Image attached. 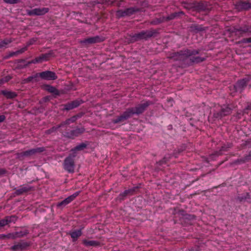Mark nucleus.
Instances as JSON below:
<instances>
[{"instance_id":"nucleus-1","label":"nucleus","mask_w":251,"mask_h":251,"mask_svg":"<svg viewBox=\"0 0 251 251\" xmlns=\"http://www.w3.org/2000/svg\"><path fill=\"white\" fill-rule=\"evenodd\" d=\"M201 51L200 49H185L171 53L168 58L174 61H179L180 62V67L185 68L193 66L195 64H198L205 61L206 58L205 57L195 56L199 54Z\"/></svg>"},{"instance_id":"nucleus-2","label":"nucleus","mask_w":251,"mask_h":251,"mask_svg":"<svg viewBox=\"0 0 251 251\" xmlns=\"http://www.w3.org/2000/svg\"><path fill=\"white\" fill-rule=\"evenodd\" d=\"M153 103L151 101H146L143 103H140L135 107L128 108L122 115L118 116L116 119H113L112 122L114 124L123 123L126 120L132 117L134 114L139 115L143 114L147 108Z\"/></svg>"},{"instance_id":"nucleus-3","label":"nucleus","mask_w":251,"mask_h":251,"mask_svg":"<svg viewBox=\"0 0 251 251\" xmlns=\"http://www.w3.org/2000/svg\"><path fill=\"white\" fill-rule=\"evenodd\" d=\"M251 80V75H246L245 77L238 79L234 84L229 86L228 88L231 92V94H235L237 92L241 94L248 86L249 82Z\"/></svg>"},{"instance_id":"nucleus-4","label":"nucleus","mask_w":251,"mask_h":251,"mask_svg":"<svg viewBox=\"0 0 251 251\" xmlns=\"http://www.w3.org/2000/svg\"><path fill=\"white\" fill-rule=\"evenodd\" d=\"M141 11H142L141 8H139L136 6L130 7L125 9H118L115 12V16L118 19L129 17L137 12H140Z\"/></svg>"},{"instance_id":"nucleus-5","label":"nucleus","mask_w":251,"mask_h":251,"mask_svg":"<svg viewBox=\"0 0 251 251\" xmlns=\"http://www.w3.org/2000/svg\"><path fill=\"white\" fill-rule=\"evenodd\" d=\"M76 156V152H73L70 153L64 160L63 168L69 173L73 174L75 172V158Z\"/></svg>"},{"instance_id":"nucleus-6","label":"nucleus","mask_w":251,"mask_h":251,"mask_svg":"<svg viewBox=\"0 0 251 251\" xmlns=\"http://www.w3.org/2000/svg\"><path fill=\"white\" fill-rule=\"evenodd\" d=\"M212 7L209 2L207 1L201 0L195 1L194 12L197 13H209L211 10Z\"/></svg>"},{"instance_id":"nucleus-7","label":"nucleus","mask_w":251,"mask_h":251,"mask_svg":"<svg viewBox=\"0 0 251 251\" xmlns=\"http://www.w3.org/2000/svg\"><path fill=\"white\" fill-rule=\"evenodd\" d=\"M84 102V101L81 99H76L74 100L68 101L65 104L61 105V106L62 107L61 110L62 111H69L71 110L79 107Z\"/></svg>"},{"instance_id":"nucleus-8","label":"nucleus","mask_w":251,"mask_h":251,"mask_svg":"<svg viewBox=\"0 0 251 251\" xmlns=\"http://www.w3.org/2000/svg\"><path fill=\"white\" fill-rule=\"evenodd\" d=\"M54 52L53 50H50L48 52L41 54L40 56L36 57L28 62V64L41 63L43 61H49L51 57H54Z\"/></svg>"},{"instance_id":"nucleus-9","label":"nucleus","mask_w":251,"mask_h":251,"mask_svg":"<svg viewBox=\"0 0 251 251\" xmlns=\"http://www.w3.org/2000/svg\"><path fill=\"white\" fill-rule=\"evenodd\" d=\"M234 9L238 12L248 11L251 9L250 0H238L234 4Z\"/></svg>"},{"instance_id":"nucleus-10","label":"nucleus","mask_w":251,"mask_h":251,"mask_svg":"<svg viewBox=\"0 0 251 251\" xmlns=\"http://www.w3.org/2000/svg\"><path fill=\"white\" fill-rule=\"evenodd\" d=\"M42 89L51 93L53 98H56L57 96H59L61 94L65 93L63 90H59L55 87L47 84H44L41 85Z\"/></svg>"},{"instance_id":"nucleus-11","label":"nucleus","mask_w":251,"mask_h":251,"mask_svg":"<svg viewBox=\"0 0 251 251\" xmlns=\"http://www.w3.org/2000/svg\"><path fill=\"white\" fill-rule=\"evenodd\" d=\"M85 130V129L83 127H76L75 129L65 131L63 134V136L68 139H74L75 137H78L79 135L83 133Z\"/></svg>"},{"instance_id":"nucleus-12","label":"nucleus","mask_w":251,"mask_h":251,"mask_svg":"<svg viewBox=\"0 0 251 251\" xmlns=\"http://www.w3.org/2000/svg\"><path fill=\"white\" fill-rule=\"evenodd\" d=\"M231 32L235 33L236 35H239V36H243L244 34L251 33V25H244L239 27H233Z\"/></svg>"},{"instance_id":"nucleus-13","label":"nucleus","mask_w":251,"mask_h":251,"mask_svg":"<svg viewBox=\"0 0 251 251\" xmlns=\"http://www.w3.org/2000/svg\"><path fill=\"white\" fill-rule=\"evenodd\" d=\"M81 191H77L75 192L73 195L68 197L67 198L63 200L60 202H58L56 203V207L58 208H60L62 209L64 208L67 204L73 201L77 196H78L80 193Z\"/></svg>"},{"instance_id":"nucleus-14","label":"nucleus","mask_w":251,"mask_h":251,"mask_svg":"<svg viewBox=\"0 0 251 251\" xmlns=\"http://www.w3.org/2000/svg\"><path fill=\"white\" fill-rule=\"evenodd\" d=\"M178 214L181 216L180 218L181 222H184L185 223H189L196 219V215L188 214L186 211L182 209L178 210Z\"/></svg>"},{"instance_id":"nucleus-15","label":"nucleus","mask_w":251,"mask_h":251,"mask_svg":"<svg viewBox=\"0 0 251 251\" xmlns=\"http://www.w3.org/2000/svg\"><path fill=\"white\" fill-rule=\"evenodd\" d=\"M104 40L105 37L96 36L84 39V40L80 41V43L82 45L87 46L90 44L101 43L103 42Z\"/></svg>"},{"instance_id":"nucleus-16","label":"nucleus","mask_w":251,"mask_h":251,"mask_svg":"<svg viewBox=\"0 0 251 251\" xmlns=\"http://www.w3.org/2000/svg\"><path fill=\"white\" fill-rule=\"evenodd\" d=\"M49 8L47 7L36 8L32 10H26V13L28 15L32 16H43L49 11Z\"/></svg>"},{"instance_id":"nucleus-17","label":"nucleus","mask_w":251,"mask_h":251,"mask_svg":"<svg viewBox=\"0 0 251 251\" xmlns=\"http://www.w3.org/2000/svg\"><path fill=\"white\" fill-rule=\"evenodd\" d=\"M40 75L43 80H54L57 78V76L54 72L49 70L40 73Z\"/></svg>"},{"instance_id":"nucleus-18","label":"nucleus","mask_w":251,"mask_h":251,"mask_svg":"<svg viewBox=\"0 0 251 251\" xmlns=\"http://www.w3.org/2000/svg\"><path fill=\"white\" fill-rule=\"evenodd\" d=\"M158 30V29H151V30L141 31L142 35L143 36V39L146 41L151 37H156L159 34Z\"/></svg>"},{"instance_id":"nucleus-19","label":"nucleus","mask_w":251,"mask_h":251,"mask_svg":"<svg viewBox=\"0 0 251 251\" xmlns=\"http://www.w3.org/2000/svg\"><path fill=\"white\" fill-rule=\"evenodd\" d=\"M140 187L138 186L134 187L131 189L126 190L123 192L120 193L118 197L120 201H124L128 195L132 196Z\"/></svg>"},{"instance_id":"nucleus-20","label":"nucleus","mask_w":251,"mask_h":251,"mask_svg":"<svg viewBox=\"0 0 251 251\" xmlns=\"http://www.w3.org/2000/svg\"><path fill=\"white\" fill-rule=\"evenodd\" d=\"M30 243L28 242L21 241L11 247V249L13 251H19L25 250L30 246Z\"/></svg>"},{"instance_id":"nucleus-21","label":"nucleus","mask_w":251,"mask_h":251,"mask_svg":"<svg viewBox=\"0 0 251 251\" xmlns=\"http://www.w3.org/2000/svg\"><path fill=\"white\" fill-rule=\"evenodd\" d=\"M232 146L231 143H228L227 146L224 145L221 147L220 150L219 151H216L214 153L211 154L209 156L212 159L214 160V158L216 156L221 155L222 154V151H226L228 149L230 148Z\"/></svg>"},{"instance_id":"nucleus-22","label":"nucleus","mask_w":251,"mask_h":251,"mask_svg":"<svg viewBox=\"0 0 251 251\" xmlns=\"http://www.w3.org/2000/svg\"><path fill=\"white\" fill-rule=\"evenodd\" d=\"M234 106L232 104L224 105L221 106V111L224 117L230 115L233 110Z\"/></svg>"},{"instance_id":"nucleus-23","label":"nucleus","mask_w":251,"mask_h":251,"mask_svg":"<svg viewBox=\"0 0 251 251\" xmlns=\"http://www.w3.org/2000/svg\"><path fill=\"white\" fill-rule=\"evenodd\" d=\"M35 190L33 186H24L16 190L14 195L16 196H20L24 193H26L30 191H33Z\"/></svg>"},{"instance_id":"nucleus-24","label":"nucleus","mask_w":251,"mask_h":251,"mask_svg":"<svg viewBox=\"0 0 251 251\" xmlns=\"http://www.w3.org/2000/svg\"><path fill=\"white\" fill-rule=\"evenodd\" d=\"M0 95H3L6 99L9 100H13L18 96L17 93L15 92L7 90H0Z\"/></svg>"},{"instance_id":"nucleus-25","label":"nucleus","mask_w":251,"mask_h":251,"mask_svg":"<svg viewBox=\"0 0 251 251\" xmlns=\"http://www.w3.org/2000/svg\"><path fill=\"white\" fill-rule=\"evenodd\" d=\"M45 151L44 147H38L25 151L28 157H30L37 153H40Z\"/></svg>"},{"instance_id":"nucleus-26","label":"nucleus","mask_w":251,"mask_h":251,"mask_svg":"<svg viewBox=\"0 0 251 251\" xmlns=\"http://www.w3.org/2000/svg\"><path fill=\"white\" fill-rule=\"evenodd\" d=\"M185 13L184 12L181 11L179 12H175L171 13L170 15L167 17H165L166 22L174 20L176 18L181 17L182 16L184 15Z\"/></svg>"},{"instance_id":"nucleus-27","label":"nucleus","mask_w":251,"mask_h":251,"mask_svg":"<svg viewBox=\"0 0 251 251\" xmlns=\"http://www.w3.org/2000/svg\"><path fill=\"white\" fill-rule=\"evenodd\" d=\"M190 30L191 32L198 33L205 30V28L202 27L201 25L198 24H192L190 26Z\"/></svg>"},{"instance_id":"nucleus-28","label":"nucleus","mask_w":251,"mask_h":251,"mask_svg":"<svg viewBox=\"0 0 251 251\" xmlns=\"http://www.w3.org/2000/svg\"><path fill=\"white\" fill-rule=\"evenodd\" d=\"M17 65L16 67L17 69L21 70L27 67L30 64H28V62L25 59H18L17 60Z\"/></svg>"},{"instance_id":"nucleus-29","label":"nucleus","mask_w":251,"mask_h":251,"mask_svg":"<svg viewBox=\"0 0 251 251\" xmlns=\"http://www.w3.org/2000/svg\"><path fill=\"white\" fill-rule=\"evenodd\" d=\"M18 217L16 215H13L11 216H6L4 217L3 219L5 225H7L11 223H15L18 220Z\"/></svg>"},{"instance_id":"nucleus-30","label":"nucleus","mask_w":251,"mask_h":251,"mask_svg":"<svg viewBox=\"0 0 251 251\" xmlns=\"http://www.w3.org/2000/svg\"><path fill=\"white\" fill-rule=\"evenodd\" d=\"M166 22L165 17L162 16L160 18H155L150 21L151 25H158L161 23Z\"/></svg>"},{"instance_id":"nucleus-31","label":"nucleus","mask_w":251,"mask_h":251,"mask_svg":"<svg viewBox=\"0 0 251 251\" xmlns=\"http://www.w3.org/2000/svg\"><path fill=\"white\" fill-rule=\"evenodd\" d=\"M182 4L184 8L190 12H194L195 1L193 2L183 1Z\"/></svg>"},{"instance_id":"nucleus-32","label":"nucleus","mask_w":251,"mask_h":251,"mask_svg":"<svg viewBox=\"0 0 251 251\" xmlns=\"http://www.w3.org/2000/svg\"><path fill=\"white\" fill-rule=\"evenodd\" d=\"M187 145L185 144H183L180 146L178 148L176 149L174 151V155L175 157H177V155L185 151L186 149Z\"/></svg>"},{"instance_id":"nucleus-33","label":"nucleus","mask_w":251,"mask_h":251,"mask_svg":"<svg viewBox=\"0 0 251 251\" xmlns=\"http://www.w3.org/2000/svg\"><path fill=\"white\" fill-rule=\"evenodd\" d=\"M83 243L84 245L86 247H97L100 245V243L99 242L93 240L89 241L84 240H83Z\"/></svg>"},{"instance_id":"nucleus-34","label":"nucleus","mask_w":251,"mask_h":251,"mask_svg":"<svg viewBox=\"0 0 251 251\" xmlns=\"http://www.w3.org/2000/svg\"><path fill=\"white\" fill-rule=\"evenodd\" d=\"M87 144L85 143H82L79 145H77L74 149L71 150V151L75 152L76 151H82L86 148Z\"/></svg>"},{"instance_id":"nucleus-35","label":"nucleus","mask_w":251,"mask_h":251,"mask_svg":"<svg viewBox=\"0 0 251 251\" xmlns=\"http://www.w3.org/2000/svg\"><path fill=\"white\" fill-rule=\"evenodd\" d=\"M15 155L16 156V158L20 161H23L25 157H28L25 151L17 152Z\"/></svg>"},{"instance_id":"nucleus-36","label":"nucleus","mask_w":251,"mask_h":251,"mask_svg":"<svg viewBox=\"0 0 251 251\" xmlns=\"http://www.w3.org/2000/svg\"><path fill=\"white\" fill-rule=\"evenodd\" d=\"M138 4L141 6V7H138L139 8H141L142 11L140 12H143L145 10H144L145 8H149L150 7V4H149V2L147 0H144L143 1H139L138 2Z\"/></svg>"},{"instance_id":"nucleus-37","label":"nucleus","mask_w":251,"mask_h":251,"mask_svg":"<svg viewBox=\"0 0 251 251\" xmlns=\"http://www.w3.org/2000/svg\"><path fill=\"white\" fill-rule=\"evenodd\" d=\"M76 121L75 117V116H72V117L67 119L64 122H62L60 123L62 126H64L65 125H68L71 123H74Z\"/></svg>"},{"instance_id":"nucleus-38","label":"nucleus","mask_w":251,"mask_h":251,"mask_svg":"<svg viewBox=\"0 0 251 251\" xmlns=\"http://www.w3.org/2000/svg\"><path fill=\"white\" fill-rule=\"evenodd\" d=\"M250 160L249 158L248 157L247 155L245 156L244 157L240 159H237V160H235L234 164H243L245 163L246 162L249 161Z\"/></svg>"},{"instance_id":"nucleus-39","label":"nucleus","mask_w":251,"mask_h":251,"mask_svg":"<svg viewBox=\"0 0 251 251\" xmlns=\"http://www.w3.org/2000/svg\"><path fill=\"white\" fill-rule=\"evenodd\" d=\"M125 39L126 40L125 42L127 44H129L130 43H133L134 42H136L135 40H134V37L133 36V35L127 34V36L125 37Z\"/></svg>"},{"instance_id":"nucleus-40","label":"nucleus","mask_w":251,"mask_h":251,"mask_svg":"<svg viewBox=\"0 0 251 251\" xmlns=\"http://www.w3.org/2000/svg\"><path fill=\"white\" fill-rule=\"evenodd\" d=\"M12 76L8 75L0 79V86L4 83L8 82L10 80L12 79Z\"/></svg>"},{"instance_id":"nucleus-41","label":"nucleus","mask_w":251,"mask_h":251,"mask_svg":"<svg viewBox=\"0 0 251 251\" xmlns=\"http://www.w3.org/2000/svg\"><path fill=\"white\" fill-rule=\"evenodd\" d=\"M61 127H62V126L60 124L57 125V126H52L50 128L46 130V133L48 134H50L51 133L56 131L57 130V129H58L59 128Z\"/></svg>"},{"instance_id":"nucleus-42","label":"nucleus","mask_w":251,"mask_h":251,"mask_svg":"<svg viewBox=\"0 0 251 251\" xmlns=\"http://www.w3.org/2000/svg\"><path fill=\"white\" fill-rule=\"evenodd\" d=\"M51 98V97L50 96H45L41 99L39 103L40 104H42L44 102H48L50 100Z\"/></svg>"},{"instance_id":"nucleus-43","label":"nucleus","mask_w":251,"mask_h":251,"mask_svg":"<svg viewBox=\"0 0 251 251\" xmlns=\"http://www.w3.org/2000/svg\"><path fill=\"white\" fill-rule=\"evenodd\" d=\"M16 235H27L29 234L28 230L25 228H23L20 231H18L16 233Z\"/></svg>"},{"instance_id":"nucleus-44","label":"nucleus","mask_w":251,"mask_h":251,"mask_svg":"<svg viewBox=\"0 0 251 251\" xmlns=\"http://www.w3.org/2000/svg\"><path fill=\"white\" fill-rule=\"evenodd\" d=\"M133 36L134 37V40H135V42L143 40V36H142V35L141 31L138 33H136V34H134Z\"/></svg>"},{"instance_id":"nucleus-45","label":"nucleus","mask_w":251,"mask_h":251,"mask_svg":"<svg viewBox=\"0 0 251 251\" xmlns=\"http://www.w3.org/2000/svg\"><path fill=\"white\" fill-rule=\"evenodd\" d=\"M213 117L216 119H221L224 117L223 116V114L222 113L221 110H220L219 111L214 112L213 113Z\"/></svg>"},{"instance_id":"nucleus-46","label":"nucleus","mask_w":251,"mask_h":251,"mask_svg":"<svg viewBox=\"0 0 251 251\" xmlns=\"http://www.w3.org/2000/svg\"><path fill=\"white\" fill-rule=\"evenodd\" d=\"M14 41V39L10 38H5L2 41L3 45L5 47L8 44L12 43Z\"/></svg>"},{"instance_id":"nucleus-47","label":"nucleus","mask_w":251,"mask_h":251,"mask_svg":"<svg viewBox=\"0 0 251 251\" xmlns=\"http://www.w3.org/2000/svg\"><path fill=\"white\" fill-rule=\"evenodd\" d=\"M3 1L8 4H17L22 1V0H3Z\"/></svg>"},{"instance_id":"nucleus-48","label":"nucleus","mask_w":251,"mask_h":251,"mask_svg":"<svg viewBox=\"0 0 251 251\" xmlns=\"http://www.w3.org/2000/svg\"><path fill=\"white\" fill-rule=\"evenodd\" d=\"M169 161V158H167L166 157H164L161 160H159L157 162L159 166H162V165L167 163V162Z\"/></svg>"},{"instance_id":"nucleus-49","label":"nucleus","mask_w":251,"mask_h":251,"mask_svg":"<svg viewBox=\"0 0 251 251\" xmlns=\"http://www.w3.org/2000/svg\"><path fill=\"white\" fill-rule=\"evenodd\" d=\"M30 82H34L32 75L29 76V77H28L26 78H25L23 80L22 83L25 84V83H28Z\"/></svg>"},{"instance_id":"nucleus-50","label":"nucleus","mask_w":251,"mask_h":251,"mask_svg":"<svg viewBox=\"0 0 251 251\" xmlns=\"http://www.w3.org/2000/svg\"><path fill=\"white\" fill-rule=\"evenodd\" d=\"M81 229L79 228L73 231L72 233L70 234V235H81Z\"/></svg>"},{"instance_id":"nucleus-51","label":"nucleus","mask_w":251,"mask_h":251,"mask_svg":"<svg viewBox=\"0 0 251 251\" xmlns=\"http://www.w3.org/2000/svg\"><path fill=\"white\" fill-rule=\"evenodd\" d=\"M81 229L79 228L73 231L72 233L70 234V235H81Z\"/></svg>"},{"instance_id":"nucleus-52","label":"nucleus","mask_w":251,"mask_h":251,"mask_svg":"<svg viewBox=\"0 0 251 251\" xmlns=\"http://www.w3.org/2000/svg\"><path fill=\"white\" fill-rule=\"evenodd\" d=\"M33 81L35 82H38L39 81V78H41L40 75V73H35L34 75H32Z\"/></svg>"},{"instance_id":"nucleus-53","label":"nucleus","mask_w":251,"mask_h":251,"mask_svg":"<svg viewBox=\"0 0 251 251\" xmlns=\"http://www.w3.org/2000/svg\"><path fill=\"white\" fill-rule=\"evenodd\" d=\"M121 2L120 0L119 1L118 0H113V1H111V5H116L118 7H120L121 5Z\"/></svg>"},{"instance_id":"nucleus-54","label":"nucleus","mask_w":251,"mask_h":251,"mask_svg":"<svg viewBox=\"0 0 251 251\" xmlns=\"http://www.w3.org/2000/svg\"><path fill=\"white\" fill-rule=\"evenodd\" d=\"M251 43V37L250 38H243L241 41H239V43Z\"/></svg>"},{"instance_id":"nucleus-55","label":"nucleus","mask_w":251,"mask_h":251,"mask_svg":"<svg viewBox=\"0 0 251 251\" xmlns=\"http://www.w3.org/2000/svg\"><path fill=\"white\" fill-rule=\"evenodd\" d=\"M36 39L35 38H32L30 39L28 41L26 42V46L28 47L30 45H33L36 41Z\"/></svg>"},{"instance_id":"nucleus-56","label":"nucleus","mask_w":251,"mask_h":251,"mask_svg":"<svg viewBox=\"0 0 251 251\" xmlns=\"http://www.w3.org/2000/svg\"><path fill=\"white\" fill-rule=\"evenodd\" d=\"M27 50V47H25L20 50H17V53L18 54H22Z\"/></svg>"},{"instance_id":"nucleus-57","label":"nucleus","mask_w":251,"mask_h":251,"mask_svg":"<svg viewBox=\"0 0 251 251\" xmlns=\"http://www.w3.org/2000/svg\"><path fill=\"white\" fill-rule=\"evenodd\" d=\"M8 171L4 168H0V176L5 175Z\"/></svg>"},{"instance_id":"nucleus-58","label":"nucleus","mask_w":251,"mask_h":251,"mask_svg":"<svg viewBox=\"0 0 251 251\" xmlns=\"http://www.w3.org/2000/svg\"><path fill=\"white\" fill-rule=\"evenodd\" d=\"M236 200H238L239 202L245 201L246 200L244 196H238L236 198Z\"/></svg>"},{"instance_id":"nucleus-59","label":"nucleus","mask_w":251,"mask_h":251,"mask_svg":"<svg viewBox=\"0 0 251 251\" xmlns=\"http://www.w3.org/2000/svg\"><path fill=\"white\" fill-rule=\"evenodd\" d=\"M111 1H113V0H101V3L104 5H111L110 3Z\"/></svg>"},{"instance_id":"nucleus-60","label":"nucleus","mask_w":251,"mask_h":251,"mask_svg":"<svg viewBox=\"0 0 251 251\" xmlns=\"http://www.w3.org/2000/svg\"><path fill=\"white\" fill-rule=\"evenodd\" d=\"M207 175V174H201L199 177H198L196 179L193 180L191 183L190 184V185L193 184V183H194L196 181H198L201 177H204L206 175Z\"/></svg>"},{"instance_id":"nucleus-61","label":"nucleus","mask_w":251,"mask_h":251,"mask_svg":"<svg viewBox=\"0 0 251 251\" xmlns=\"http://www.w3.org/2000/svg\"><path fill=\"white\" fill-rule=\"evenodd\" d=\"M84 114H85L84 112H79L78 113H77V114H76L75 115H74V116H75V117L76 120H77V118H80L82 117Z\"/></svg>"},{"instance_id":"nucleus-62","label":"nucleus","mask_w":251,"mask_h":251,"mask_svg":"<svg viewBox=\"0 0 251 251\" xmlns=\"http://www.w3.org/2000/svg\"><path fill=\"white\" fill-rule=\"evenodd\" d=\"M6 225L4 223V221L3 219H0V229L5 226Z\"/></svg>"},{"instance_id":"nucleus-63","label":"nucleus","mask_w":251,"mask_h":251,"mask_svg":"<svg viewBox=\"0 0 251 251\" xmlns=\"http://www.w3.org/2000/svg\"><path fill=\"white\" fill-rule=\"evenodd\" d=\"M189 251H201L200 247L198 246H195L192 248Z\"/></svg>"},{"instance_id":"nucleus-64","label":"nucleus","mask_w":251,"mask_h":251,"mask_svg":"<svg viewBox=\"0 0 251 251\" xmlns=\"http://www.w3.org/2000/svg\"><path fill=\"white\" fill-rule=\"evenodd\" d=\"M37 109L39 111L40 113H43L45 110V107L43 105H41Z\"/></svg>"}]
</instances>
